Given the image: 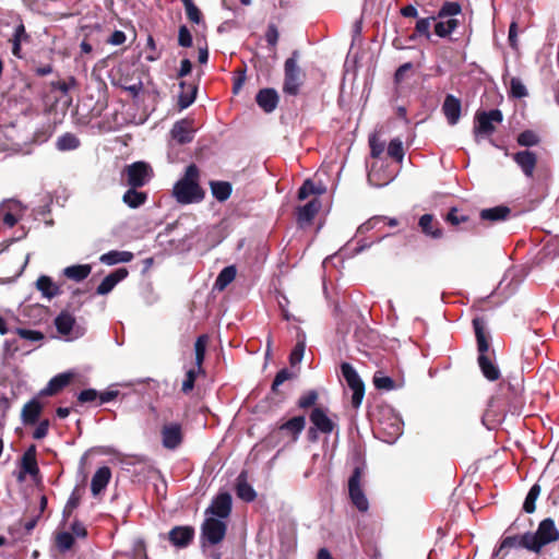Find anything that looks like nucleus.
<instances>
[{"mask_svg":"<svg viewBox=\"0 0 559 559\" xmlns=\"http://www.w3.org/2000/svg\"><path fill=\"white\" fill-rule=\"evenodd\" d=\"M195 530L190 525H177L168 532V542L178 549L187 548L192 544Z\"/></svg>","mask_w":559,"mask_h":559,"instance_id":"obj_13","label":"nucleus"},{"mask_svg":"<svg viewBox=\"0 0 559 559\" xmlns=\"http://www.w3.org/2000/svg\"><path fill=\"white\" fill-rule=\"evenodd\" d=\"M181 92L178 95V107L180 110L188 108L197 96L198 87L195 85L189 84L186 82H180Z\"/></svg>","mask_w":559,"mask_h":559,"instance_id":"obj_31","label":"nucleus"},{"mask_svg":"<svg viewBox=\"0 0 559 559\" xmlns=\"http://www.w3.org/2000/svg\"><path fill=\"white\" fill-rule=\"evenodd\" d=\"M186 10L187 19L194 24L203 21V14L193 0H181Z\"/></svg>","mask_w":559,"mask_h":559,"instance_id":"obj_46","label":"nucleus"},{"mask_svg":"<svg viewBox=\"0 0 559 559\" xmlns=\"http://www.w3.org/2000/svg\"><path fill=\"white\" fill-rule=\"evenodd\" d=\"M393 178V171L381 174V166L379 167L376 163L371 165V168L368 173V180L378 187L388 185Z\"/></svg>","mask_w":559,"mask_h":559,"instance_id":"obj_36","label":"nucleus"},{"mask_svg":"<svg viewBox=\"0 0 559 559\" xmlns=\"http://www.w3.org/2000/svg\"><path fill=\"white\" fill-rule=\"evenodd\" d=\"M22 204L15 200H8L0 204V222L8 227H13L22 215Z\"/></svg>","mask_w":559,"mask_h":559,"instance_id":"obj_16","label":"nucleus"},{"mask_svg":"<svg viewBox=\"0 0 559 559\" xmlns=\"http://www.w3.org/2000/svg\"><path fill=\"white\" fill-rule=\"evenodd\" d=\"M237 271L234 265L224 267L215 280V288L225 289L236 277Z\"/></svg>","mask_w":559,"mask_h":559,"instance_id":"obj_41","label":"nucleus"},{"mask_svg":"<svg viewBox=\"0 0 559 559\" xmlns=\"http://www.w3.org/2000/svg\"><path fill=\"white\" fill-rule=\"evenodd\" d=\"M227 525L219 519L206 518L201 527V535L211 545L219 544L226 536Z\"/></svg>","mask_w":559,"mask_h":559,"instance_id":"obj_11","label":"nucleus"},{"mask_svg":"<svg viewBox=\"0 0 559 559\" xmlns=\"http://www.w3.org/2000/svg\"><path fill=\"white\" fill-rule=\"evenodd\" d=\"M134 254L130 251L111 250L100 255L99 261L107 265H115L118 263H128L132 261Z\"/></svg>","mask_w":559,"mask_h":559,"instance_id":"obj_32","label":"nucleus"},{"mask_svg":"<svg viewBox=\"0 0 559 559\" xmlns=\"http://www.w3.org/2000/svg\"><path fill=\"white\" fill-rule=\"evenodd\" d=\"M462 12V8L457 2L447 1L443 3L436 17L431 20L435 22L433 31L439 37H448L459 26L456 19Z\"/></svg>","mask_w":559,"mask_h":559,"instance_id":"obj_5","label":"nucleus"},{"mask_svg":"<svg viewBox=\"0 0 559 559\" xmlns=\"http://www.w3.org/2000/svg\"><path fill=\"white\" fill-rule=\"evenodd\" d=\"M510 94L515 98H522L527 95V90L519 78L511 79Z\"/></svg>","mask_w":559,"mask_h":559,"instance_id":"obj_56","label":"nucleus"},{"mask_svg":"<svg viewBox=\"0 0 559 559\" xmlns=\"http://www.w3.org/2000/svg\"><path fill=\"white\" fill-rule=\"evenodd\" d=\"M373 385L378 390H393L395 382L391 377L384 376L381 371H377L373 376Z\"/></svg>","mask_w":559,"mask_h":559,"instance_id":"obj_51","label":"nucleus"},{"mask_svg":"<svg viewBox=\"0 0 559 559\" xmlns=\"http://www.w3.org/2000/svg\"><path fill=\"white\" fill-rule=\"evenodd\" d=\"M386 155L396 163H401L404 158V147L400 139H393L386 148Z\"/></svg>","mask_w":559,"mask_h":559,"instance_id":"obj_47","label":"nucleus"},{"mask_svg":"<svg viewBox=\"0 0 559 559\" xmlns=\"http://www.w3.org/2000/svg\"><path fill=\"white\" fill-rule=\"evenodd\" d=\"M292 378H293V373H292L287 368H283V369H281V370L276 373V376H275V378H274V380H273V383H272V386H271V391H272V393H274V394H278V392H280V391H278V386H280L283 382H285V381H287V380H289V379H292Z\"/></svg>","mask_w":559,"mask_h":559,"instance_id":"obj_55","label":"nucleus"},{"mask_svg":"<svg viewBox=\"0 0 559 559\" xmlns=\"http://www.w3.org/2000/svg\"><path fill=\"white\" fill-rule=\"evenodd\" d=\"M129 275V271L126 267H119L108 274L96 288L97 295L109 294L115 286L123 281Z\"/></svg>","mask_w":559,"mask_h":559,"instance_id":"obj_22","label":"nucleus"},{"mask_svg":"<svg viewBox=\"0 0 559 559\" xmlns=\"http://www.w3.org/2000/svg\"><path fill=\"white\" fill-rule=\"evenodd\" d=\"M111 471L108 466L99 467L92 477L91 490L94 496L99 495L109 484Z\"/></svg>","mask_w":559,"mask_h":559,"instance_id":"obj_28","label":"nucleus"},{"mask_svg":"<svg viewBox=\"0 0 559 559\" xmlns=\"http://www.w3.org/2000/svg\"><path fill=\"white\" fill-rule=\"evenodd\" d=\"M138 188H129L123 197L122 201L131 209H138L143 205L147 200V193L138 191Z\"/></svg>","mask_w":559,"mask_h":559,"instance_id":"obj_35","label":"nucleus"},{"mask_svg":"<svg viewBox=\"0 0 559 559\" xmlns=\"http://www.w3.org/2000/svg\"><path fill=\"white\" fill-rule=\"evenodd\" d=\"M299 50H294L284 62V82L282 91L285 95L297 96L306 82V72L298 64Z\"/></svg>","mask_w":559,"mask_h":559,"instance_id":"obj_4","label":"nucleus"},{"mask_svg":"<svg viewBox=\"0 0 559 559\" xmlns=\"http://www.w3.org/2000/svg\"><path fill=\"white\" fill-rule=\"evenodd\" d=\"M98 399V392L95 389L82 390L78 395V401L81 404L91 403Z\"/></svg>","mask_w":559,"mask_h":559,"instance_id":"obj_60","label":"nucleus"},{"mask_svg":"<svg viewBox=\"0 0 559 559\" xmlns=\"http://www.w3.org/2000/svg\"><path fill=\"white\" fill-rule=\"evenodd\" d=\"M415 73L414 66L412 62H405L397 68L394 74V83L396 86H401L406 83L411 76Z\"/></svg>","mask_w":559,"mask_h":559,"instance_id":"obj_45","label":"nucleus"},{"mask_svg":"<svg viewBox=\"0 0 559 559\" xmlns=\"http://www.w3.org/2000/svg\"><path fill=\"white\" fill-rule=\"evenodd\" d=\"M74 324L75 318L68 310H62L55 319V326L61 335H69Z\"/></svg>","mask_w":559,"mask_h":559,"instance_id":"obj_33","label":"nucleus"},{"mask_svg":"<svg viewBox=\"0 0 559 559\" xmlns=\"http://www.w3.org/2000/svg\"><path fill=\"white\" fill-rule=\"evenodd\" d=\"M81 142L76 135L67 132L58 138L56 146L59 151H72L80 146Z\"/></svg>","mask_w":559,"mask_h":559,"instance_id":"obj_43","label":"nucleus"},{"mask_svg":"<svg viewBox=\"0 0 559 559\" xmlns=\"http://www.w3.org/2000/svg\"><path fill=\"white\" fill-rule=\"evenodd\" d=\"M255 102L265 114H271L276 109L280 96L275 88L265 87L258 92Z\"/></svg>","mask_w":559,"mask_h":559,"instance_id":"obj_18","label":"nucleus"},{"mask_svg":"<svg viewBox=\"0 0 559 559\" xmlns=\"http://www.w3.org/2000/svg\"><path fill=\"white\" fill-rule=\"evenodd\" d=\"M200 170L195 164H190L174 186L173 195L180 204H191L201 202L205 192L199 185Z\"/></svg>","mask_w":559,"mask_h":559,"instance_id":"obj_1","label":"nucleus"},{"mask_svg":"<svg viewBox=\"0 0 559 559\" xmlns=\"http://www.w3.org/2000/svg\"><path fill=\"white\" fill-rule=\"evenodd\" d=\"M370 155L373 158H380L384 153L385 143L380 140L377 133H372L369 136Z\"/></svg>","mask_w":559,"mask_h":559,"instance_id":"obj_52","label":"nucleus"},{"mask_svg":"<svg viewBox=\"0 0 559 559\" xmlns=\"http://www.w3.org/2000/svg\"><path fill=\"white\" fill-rule=\"evenodd\" d=\"M73 379V373L63 372L55 376L48 382V384L41 389L38 393L39 397L53 396L62 391Z\"/></svg>","mask_w":559,"mask_h":559,"instance_id":"obj_20","label":"nucleus"},{"mask_svg":"<svg viewBox=\"0 0 559 559\" xmlns=\"http://www.w3.org/2000/svg\"><path fill=\"white\" fill-rule=\"evenodd\" d=\"M36 454H37V450H36L35 444L29 445L25 450V452L21 459L22 472L20 473L19 479H23L25 474L35 476L39 473Z\"/></svg>","mask_w":559,"mask_h":559,"instance_id":"obj_21","label":"nucleus"},{"mask_svg":"<svg viewBox=\"0 0 559 559\" xmlns=\"http://www.w3.org/2000/svg\"><path fill=\"white\" fill-rule=\"evenodd\" d=\"M32 41L31 34L26 31V27L22 21H20L14 31L9 38V43L11 44V52L17 59H23L24 53L22 51L23 44H29Z\"/></svg>","mask_w":559,"mask_h":559,"instance_id":"obj_15","label":"nucleus"},{"mask_svg":"<svg viewBox=\"0 0 559 559\" xmlns=\"http://www.w3.org/2000/svg\"><path fill=\"white\" fill-rule=\"evenodd\" d=\"M516 141L519 145L530 147L537 145L540 139L536 132L532 130H525L518 135Z\"/></svg>","mask_w":559,"mask_h":559,"instance_id":"obj_50","label":"nucleus"},{"mask_svg":"<svg viewBox=\"0 0 559 559\" xmlns=\"http://www.w3.org/2000/svg\"><path fill=\"white\" fill-rule=\"evenodd\" d=\"M503 119L502 112L499 109H491L476 115V122L474 126L475 141L479 142L480 136L491 135L496 128L495 123H500Z\"/></svg>","mask_w":559,"mask_h":559,"instance_id":"obj_10","label":"nucleus"},{"mask_svg":"<svg viewBox=\"0 0 559 559\" xmlns=\"http://www.w3.org/2000/svg\"><path fill=\"white\" fill-rule=\"evenodd\" d=\"M364 468L356 466L348 479V496L355 508L360 512H366L369 509L368 499L362 490Z\"/></svg>","mask_w":559,"mask_h":559,"instance_id":"obj_9","label":"nucleus"},{"mask_svg":"<svg viewBox=\"0 0 559 559\" xmlns=\"http://www.w3.org/2000/svg\"><path fill=\"white\" fill-rule=\"evenodd\" d=\"M461 110V100L451 94L447 95L442 105V111L450 126H455L459 122Z\"/></svg>","mask_w":559,"mask_h":559,"instance_id":"obj_24","label":"nucleus"},{"mask_svg":"<svg viewBox=\"0 0 559 559\" xmlns=\"http://www.w3.org/2000/svg\"><path fill=\"white\" fill-rule=\"evenodd\" d=\"M397 224L399 223L395 218H388L385 216H373L370 219H368L366 223H364L359 227V230H362V229L370 230V229L385 226V225H388L390 227H395V226H397Z\"/></svg>","mask_w":559,"mask_h":559,"instance_id":"obj_44","label":"nucleus"},{"mask_svg":"<svg viewBox=\"0 0 559 559\" xmlns=\"http://www.w3.org/2000/svg\"><path fill=\"white\" fill-rule=\"evenodd\" d=\"M280 37L278 29L275 24H269L267 29L265 32V40L271 47H275L277 45Z\"/></svg>","mask_w":559,"mask_h":559,"instance_id":"obj_61","label":"nucleus"},{"mask_svg":"<svg viewBox=\"0 0 559 559\" xmlns=\"http://www.w3.org/2000/svg\"><path fill=\"white\" fill-rule=\"evenodd\" d=\"M325 192V188L322 185L317 186L311 179L304 181L298 190V199L306 200L310 195H316L307 204L297 207V222L302 224H310L318 212L321 209V201L318 199L319 195Z\"/></svg>","mask_w":559,"mask_h":559,"instance_id":"obj_2","label":"nucleus"},{"mask_svg":"<svg viewBox=\"0 0 559 559\" xmlns=\"http://www.w3.org/2000/svg\"><path fill=\"white\" fill-rule=\"evenodd\" d=\"M70 530H71V534L74 537H78V538H86L87 537L86 527L84 526V524L82 522H80L76 519L72 522Z\"/></svg>","mask_w":559,"mask_h":559,"instance_id":"obj_62","label":"nucleus"},{"mask_svg":"<svg viewBox=\"0 0 559 559\" xmlns=\"http://www.w3.org/2000/svg\"><path fill=\"white\" fill-rule=\"evenodd\" d=\"M92 272V267L90 264H76L67 266L63 270V275L72 281L81 282L85 280Z\"/></svg>","mask_w":559,"mask_h":559,"instance_id":"obj_37","label":"nucleus"},{"mask_svg":"<svg viewBox=\"0 0 559 559\" xmlns=\"http://www.w3.org/2000/svg\"><path fill=\"white\" fill-rule=\"evenodd\" d=\"M309 420L323 435H330L337 427L336 423L328 416V411L316 406L309 414Z\"/></svg>","mask_w":559,"mask_h":559,"instance_id":"obj_14","label":"nucleus"},{"mask_svg":"<svg viewBox=\"0 0 559 559\" xmlns=\"http://www.w3.org/2000/svg\"><path fill=\"white\" fill-rule=\"evenodd\" d=\"M305 348H306V345H305L304 341H298L296 343V345L294 346V348L289 355V362L292 366H295L301 361V359L304 357Z\"/></svg>","mask_w":559,"mask_h":559,"instance_id":"obj_57","label":"nucleus"},{"mask_svg":"<svg viewBox=\"0 0 559 559\" xmlns=\"http://www.w3.org/2000/svg\"><path fill=\"white\" fill-rule=\"evenodd\" d=\"M473 326L477 341L478 365L481 373L487 380L496 381L500 378V370L488 355L489 343L485 334V321L481 318H475Z\"/></svg>","mask_w":559,"mask_h":559,"instance_id":"obj_3","label":"nucleus"},{"mask_svg":"<svg viewBox=\"0 0 559 559\" xmlns=\"http://www.w3.org/2000/svg\"><path fill=\"white\" fill-rule=\"evenodd\" d=\"M512 158L526 178H533L537 165L536 153L528 150H524L513 154Z\"/></svg>","mask_w":559,"mask_h":559,"instance_id":"obj_17","label":"nucleus"},{"mask_svg":"<svg viewBox=\"0 0 559 559\" xmlns=\"http://www.w3.org/2000/svg\"><path fill=\"white\" fill-rule=\"evenodd\" d=\"M16 333L24 340H28L32 342L41 341L44 338V334L39 331L28 330V329H16Z\"/></svg>","mask_w":559,"mask_h":559,"instance_id":"obj_59","label":"nucleus"},{"mask_svg":"<svg viewBox=\"0 0 559 559\" xmlns=\"http://www.w3.org/2000/svg\"><path fill=\"white\" fill-rule=\"evenodd\" d=\"M421 233L433 239L442 237V230L439 227V223L436 222L430 214L421 215Z\"/></svg>","mask_w":559,"mask_h":559,"instance_id":"obj_38","label":"nucleus"},{"mask_svg":"<svg viewBox=\"0 0 559 559\" xmlns=\"http://www.w3.org/2000/svg\"><path fill=\"white\" fill-rule=\"evenodd\" d=\"M207 343H209L207 334H202V335L198 336V338L194 343L195 355H205Z\"/></svg>","mask_w":559,"mask_h":559,"instance_id":"obj_64","label":"nucleus"},{"mask_svg":"<svg viewBox=\"0 0 559 559\" xmlns=\"http://www.w3.org/2000/svg\"><path fill=\"white\" fill-rule=\"evenodd\" d=\"M162 444L167 450H176L183 442V430L179 423H168L160 429Z\"/></svg>","mask_w":559,"mask_h":559,"instance_id":"obj_12","label":"nucleus"},{"mask_svg":"<svg viewBox=\"0 0 559 559\" xmlns=\"http://www.w3.org/2000/svg\"><path fill=\"white\" fill-rule=\"evenodd\" d=\"M49 425L50 423L48 419H43L41 421H39L38 426L33 432V438L36 440L44 439L48 433Z\"/></svg>","mask_w":559,"mask_h":559,"instance_id":"obj_63","label":"nucleus"},{"mask_svg":"<svg viewBox=\"0 0 559 559\" xmlns=\"http://www.w3.org/2000/svg\"><path fill=\"white\" fill-rule=\"evenodd\" d=\"M539 495H540V486L538 484L533 485L524 500V503H523V510L526 513H533L535 511V509H536L535 502Z\"/></svg>","mask_w":559,"mask_h":559,"instance_id":"obj_48","label":"nucleus"},{"mask_svg":"<svg viewBox=\"0 0 559 559\" xmlns=\"http://www.w3.org/2000/svg\"><path fill=\"white\" fill-rule=\"evenodd\" d=\"M419 33V21L416 22L415 24V28H414V32L413 34L411 35H407V36H404L403 34L396 36L394 39H393V46L396 48V49H409V48H414L415 45L412 44L414 41H416V34Z\"/></svg>","mask_w":559,"mask_h":559,"instance_id":"obj_42","label":"nucleus"},{"mask_svg":"<svg viewBox=\"0 0 559 559\" xmlns=\"http://www.w3.org/2000/svg\"><path fill=\"white\" fill-rule=\"evenodd\" d=\"M178 44L188 48L192 46V35L186 25H181L178 31Z\"/></svg>","mask_w":559,"mask_h":559,"instance_id":"obj_58","label":"nucleus"},{"mask_svg":"<svg viewBox=\"0 0 559 559\" xmlns=\"http://www.w3.org/2000/svg\"><path fill=\"white\" fill-rule=\"evenodd\" d=\"M526 533L523 535H514V536H507L504 537L499 546V549L496 552V556H498L500 552L507 549L511 548H525L527 550L533 551L532 543L526 542Z\"/></svg>","mask_w":559,"mask_h":559,"instance_id":"obj_29","label":"nucleus"},{"mask_svg":"<svg viewBox=\"0 0 559 559\" xmlns=\"http://www.w3.org/2000/svg\"><path fill=\"white\" fill-rule=\"evenodd\" d=\"M341 372L348 388L353 391L350 404L353 408L358 409L365 396V383L349 362L341 364Z\"/></svg>","mask_w":559,"mask_h":559,"instance_id":"obj_7","label":"nucleus"},{"mask_svg":"<svg viewBox=\"0 0 559 559\" xmlns=\"http://www.w3.org/2000/svg\"><path fill=\"white\" fill-rule=\"evenodd\" d=\"M525 539L532 543L534 552H539L544 546L559 539V531L554 520L548 518L539 523L535 533L527 532Z\"/></svg>","mask_w":559,"mask_h":559,"instance_id":"obj_6","label":"nucleus"},{"mask_svg":"<svg viewBox=\"0 0 559 559\" xmlns=\"http://www.w3.org/2000/svg\"><path fill=\"white\" fill-rule=\"evenodd\" d=\"M236 493L240 499H242L246 502H251L257 497L254 489L246 480L245 472H242L237 478Z\"/></svg>","mask_w":559,"mask_h":559,"instance_id":"obj_34","label":"nucleus"},{"mask_svg":"<svg viewBox=\"0 0 559 559\" xmlns=\"http://www.w3.org/2000/svg\"><path fill=\"white\" fill-rule=\"evenodd\" d=\"M121 175L127 186L131 188H142L148 182L153 170L145 162H134L124 166Z\"/></svg>","mask_w":559,"mask_h":559,"instance_id":"obj_8","label":"nucleus"},{"mask_svg":"<svg viewBox=\"0 0 559 559\" xmlns=\"http://www.w3.org/2000/svg\"><path fill=\"white\" fill-rule=\"evenodd\" d=\"M200 373L201 372L195 369H189L186 372V377H185V380L182 381V385H181V392L183 394H189L194 389L197 377Z\"/></svg>","mask_w":559,"mask_h":559,"instance_id":"obj_53","label":"nucleus"},{"mask_svg":"<svg viewBox=\"0 0 559 559\" xmlns=\"http://www.w3.org/2000/svg\"><path fill=\"white\" fill-rule=\"evenodd\" d=\"M305 426H306V418H305V416L300 415V416H295V417L288 419L287 421L281 424L277 427V430L280 432L285 433L287 437H289L293 442H296L298 440L300 433L305 429Z\"/></svg>","mask_w":559,"mask_h":559,"instance_id":"obj_23","label":"nucleus"},{"mask_svg":"<svg viewBox=\"0 0 559 559\" xmlns=\"http://www.w3.org/2000/svg\"><path fill=\"white\" fill-rule=\"evenodd\" d=\"M231 512V496L228 492L218 493L212 501L206 513H211L219 519H226Z\"/></svg>","mask_w":559,"mask_h":559,"instance_id":"obj_19","label":"nucleus"},{"mask_svg":"<svg viewBox=\"0 0 559 559\" xmlns=\"http://www.w3.org/2000/svg\"><path fill=\"white\" fill-rule=\"evenodd\" d=\"M318 397V392L316 390H310L299 397L297 405L302 409L310 408L316 405Z\"/></svg>","mask_w":559,"mask_h":559,"instance_id":"obj_54","label":"nucleus"},{"mask_svg":"<svg viewBox=\"0 0 559 559\" xmlns=\"http://www.w3.org/2000/svg\"><path fill=\"white\" fill-rule=\"evenodd\" d=\"M510 214V209L507 206H495L485 209L480 212V218L484 221L499 222L504 221Z\"/></svg>","mask_w":559,"mask_h":559,"instance_id":"obj_40","label":"nucleus"},{"mask_svg":"<svg viewBox=\"0 0 559 559\" xmlns=\"http://www.w3.org/2000/svg\"><path fill=\"white\" fill-rule=\"evenodd\" d=\"M171 136L174 140H176L179 144H187L192 142L193 140V129L191 127V123L183 119L180 121H177L170 131Z\"/></svg>","mask_w":559,"mask_h":559,"instance_id":"obj_26","label":"nucleus"},{"mask_svg":"<svg viewBox=\"0 0 559 559\" xmlns=\"http://www.w3.org/2000/svg\"><path fill=\"white\" fill-rule=\"evenodd\" d=\"M43 412V405L39 402L38 397H34L27 403L24 404L21 418L24 425L33 426L37 424Z\"/></svg>","mask_w":559,"mask_h":559,"instance_id":"obj_25","label":"nucleus"},{"mask_svg":"<svg viewBox=\"0 0 559 559\" xmlns=\"http://www.w3.org/2000/svg\"><path fill=\"white\" fill-rule=\"evenodd\" d=\"M36 288L41 295L48 299H51L61 294L60 286L52 282L47 275H41L36 281Z\"/></svg>","mask_w":559,"mask_h":559,"instance_id":"obj_30","label":"nucleus"},{"mask_svg":"<svg viewBox=\"0 0 559 559\" xmlns=\"http://www.w3.org/2000/svg\"><path fill=\"white\" fill-rule=\"evenodd\" d=\"M74 542V536L70 532H61L56 536V546L61 552L70 550Z\"/></svg>","mask_w":559,"mask_h":559,"instance_id":"obj_49","label":"nucleus"},{"mask_svg":"<svg viewBox=\"0 0 559 559\" xmlns=\"http://www.w3.org/2000/svg\"><path fill=\"white\" fill-rule=\"evenodd\" d=\"M85 493L84 485H76L62 510V521L67 522L73 514L74 510L80 506L81 500Z\"/></svg>","mask_w":559,"mask_h":559,"instance_id":"obj_27","label":"nucleus"},{"mask_svg":"<svg viewBox=\"0 0 559 559\" xmlns=\"http://www.w3.org/2000/svg\"><path fill=\"white\" fill-rule=\"evenodd\" d=\"M210 187L213 197L219 202L229 199L233 191V187L228 181H211Z\"/></svg>","mask_w":559,"mask_h":559,"instance_id":"obj_39","label":"nucleus"}]
</instances>
